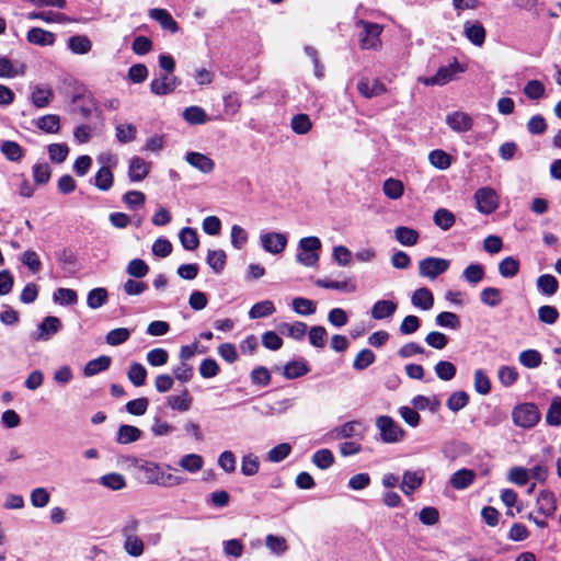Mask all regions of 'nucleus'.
I'll return each mask as SVG.
<instances>
[{
  "label": "nucleus",
  "instance_id": "f257e3e1",
  "mask_svg": "<svg viewBox=\"0 0 561 561\" xmlns=\"http://www.w3.org/2000/svg\"><path fill=\"white\" fill-rule=\"evenodd\" d=\"M135 467L144 473L146 482L150 484L163 488H173L184 484L187 481L185 477L168 472V470L175 469L167 463L137 459L135 461Z\"/></svg>",
  "mask_w": 561,
  "mask_h": 561
},
{
  "label": "nucleus",
  "instance_id": "f03ea898",
  "mask_svg": "<svg viewBox=\"0 0 561 561\" xmlns=\"http://www.w3.org/2000/svg\"><path fill=\"white\" fill-rule=\"evenodd\" d=\"M376 426L379 430L380 438L383 443L394 444L404 438V430L390 416H378Z\"/></svg>",
  "mask_w": 561,
  "mask_h": 561
},
{
  "label": "nucleus",
  "instance_id": "7ed1b4c3",
  "mask_svg": "<svg viewBox=\"0 0 561 561\" xmlns=\"http://www.w3.org/2000/svg\"><path fill=\"white\" fill-rule=\"evenodd\" d=\"M512 419L516 426L534 427L540 420V412L535 403H523L514 408Z\"/></svg>",
  "mask_w": 561,
  "mask_h": 561
},
{
  "label": "nucleus",
  "instance_id": "20e7f679",
  "mask_svg": "<svg viewBox=\"0 0 561 561\" xmlns=\"http://www.w3.org/2000/svg\"><path fill=\"white\" fill-rule=\"evenodd\" d=\"M466 71V67L459 64L457 59L447 66L440 67L432 77L420 79L425 85H445L455 79L457 73Z\"/></svg>",
  "mask_w": 561,
  "mask_h": 561
},
{
  "label": "nucleus",
  "instance_id": "39448f33",
  "mask_svg": "<svg viewBox=\"0 0 561 561\" xmlns=\"http://www.w3.org/2000/svg\"><path fill=\"white\" fill-rule=\"evenodd\" d=\"M357 25L363 26V31L359 34L360 47L363 49H378L381 46L380 34L382 26L364 20H359Z\"/></svg>",
  "mask_w": 561,
  "mask_h": 561
},
{
  "label": "nucleus",
  "instance_id": "423d86ee",
  "mask_svg": "<svg viewBox=\"0 0 561 561\" xmlns=\"http://www.w3.org/2000/svg\"><path fill=\"white\" fill-rule=\"evenodd\" d=\"M450 262L443 257L428 256L419 262V274L422 277L435 279L449 268Z\"/></svg>",
  "mask_w": 561,
  "mask_h": 561
},
{
  "label": "nucleus",
  "instance_id": "0eeeda50",
  "mask_svg": "<svg viewBox=\"0 0 561 561\" xmlns=\"http://www.w3.org/2000/svg\"><path fill=\"white\" fill-rule=\"evenodd\" d=\"M366 432V427L362 421L354 420L346 422L340 426L334 427L330 433L325 435L331 439L341 438H353L363 437Z\"/></svg>",
  "mask_w": 561,
  "mask_h": 561
},
{
  "label": "nucleus",
  "instance_id": "6e6552de",
  "mask_svg": "<svg viewBox=\"0 0 561 561\" xmlns=\"http://www.w3.org/2000/svg\"><path fill=\"white\" fill-rule=\"evenodd\" d=\"M477 208L484 215L492 214L499 206V197L494 190L490 187L479 188L474 194Z\"/></svg>",
  "mask_w": 561,
  "mask_h": 561
},
{
  "label": "nucleus",
  "instance_id": "1a4fd4ad",
  "mask_svg": "<svg viewBox=\"0 0 561 561\" xmlns=\"http://www.w3.org/2000/svg\"><path fill=\"white\" fill-rule=\"evenodd\" d=\"M287 236L280 232H263L260 236L261 247L268 253L279 254L287 245Z\"/></svg>",
  "mask_w": 561,
  "mask_h": 561
},
{
  "label": "nucleus",
  "instance_id": "9d476101",
  "mask_svg": "<svg viewBox=\"0 0 561 561\" xmlns=\"http://www.w3.org/2000/svg\"><path fill=\"white\" fill-rule=\"evenodd\" d=\"M61 329V321L55 316L45 317L32 334L35 341H48Z\"/></svg>",
  "mask_w": 561,
  "mask_h": 561
},
{
  "label": "nucleus",
  "instance_id": "9b49d317",
  "mask_svg": "<svg viewBox=\"0 0 561 561\" xmlns=\"http://www.w3.org/2000/svg\"><path fill=\"white\" fill-rule=\"evenodd\" d=\"M297 261L305 266L316 265V237L302 238L297 249Z\"/></svg>",
  "mask_w": 561,
  "mask_h": 561
},
{
  "label": "nucleus",
  "instance_id": "f8f14e48",
  "mask_svg": "<svg viewBox=\"0 0 561 561\" xmlns=\"http://www.w3.org/2000/svg\"><path fill=\"white\" fill-rule=\"evenodd\" d=\"M425 480V472L423 469L405 470L402 476V482L399 485L400 490L405 494H412L419 489Z\"/></svg>",
  "mask_w": 561,
  "mask_h": 561
},
{
  "label": "nucleus",
  "instance_id": "ddd939ff",
  "mask_svg": "<svg viewBox=\"0 0 561 561\" xmlns=\"http://www.w3.org/2000/svg\"><path fill=\"white\" fill-rule=\"evenodd\" d=\"M178 84L179 82L176 77L163 73L151 81L150 90L156 95H168L176 89Z\"/></svg>",
  "mask_w": 561,
  "mask_h": 561
},
{
  "label": "nucleus",
  "instance_id": "4468645a",
  "mask_svg": "<svg viewBox=\"0 0 561 561\" xmlns=\"http://www.w3.org/2000/svg\"><path fill=\"white\" fill-rule=\"evenodd\" d=\"M446 124L457 133H465L472 128L471 116L463 112H453L446 116Z\"/></svg>",
  "mask_w": 561,
  "mask_h": 561
},
{
  "label": "nucleus",
  "instance_id": "2eb2a0df",
  "mask_svg": "<svg viewBox=\"0 0 561 561\" xmlns=\"http://www.w3.org/2000/svg\"><path fill=\"white\" fill-rule=\"evenodd\" d=\"M476 477L473 470L463 468L450 476L449 483L456 490H465L474 482Z\"/></svg>",
  "mask_w": 561,
  "mask_h": 561
},
{
  "label": "nucleus",
  "instance_id": "dca6fc26",
  "mask_svg": "<svg viewBox=\"0 0 561 561\" xmlns=\"http://www.w3.org/2000/svg\"><path fill=\"white\" fill-rule=\"evenodd\" d=\"M149 16L157 21L163 30H167L171 33H176L179 31L178 22L165 9H151L149 11Z\"/></svg>",
  "mask_w": 561,
  "mask_h": 561
},
{
  "label": "nucleus",
  "instance_id": "f3484780",
  "mask_svg": "<svg viewBox=\"0 0 561 561\" xmlns=\"http://www.w3.org/2000/svg\"><path fill=\"white\" fill-rule=\"evenodd\" d=\"M26 39L30 44L37 46H51L55 43V35L49 31L41 27H32L26 34Z\"/></svg>",
  "mask_w": 561,
  "mask_h": 561
},
{
  "label": "nucleus",
  "instance_id": "a211bd4d",
  "mask_svg": "<svg viewBox=\"0 0 561 561\" xmlns=\"http://www.w3.org/2000/svg\"><path fill=\"white\" fill-rule=\"evenodd\" d=\"M49 178H20L15 186L23 197H31L38 186L46 185Z\"/></svg>",
  "mask_w": 561,
  "mask_h": 561
},
{
  "label": "nucleus",
  "instance_id": "6ab92c4d",
  "mask_svg": "<svg viewBox=\"0 0 561 561\" xmlns=\"http://www.w3.org/2000/svg\"><path fill=\"white\" fill-rule=\"evenodd\" d=\"M463 32L466 37L476 46H481L485 41V30L478 21H467L463 24Z\"/></svg>",
  "mask_w": 561,
  "mask_h": 561
},
{
  "label": "nucleus",
  "instance_id": "aec40b11",
  "mask_svg": "<svg viewBox=\"0 0 561 561\" xmlns=\"http://www.w3.org/2000/svg\"><path fill=\"white\" fill-rule=\"evenodd\" d=\"M411 302L415 308L430 310L434 306V296L426 287L417 288L412 294Z\"/></svg>",
  "mask_w": 561,
  "mask_h": 561
},
{
  "label": "nucleus",
  "instance_id": "412c9836",
  "mask_svg": "<svg viewBox=\"0 0 561 561\" xmlns=\"http://www.w3.org/2000/svg\"><path fill=\"white\" fill-rule=\"evenodd\" d=\"M185 160L202 173H209L214 169V161L199 152H187Z\"/></svg>",
  "mask_w": 561,
  "mask_h": 561
},
{
  "label": "nucleus",
  "instance_id": "4be33fe9",
  "mask_svg": "<svg viewBox=\"0 0 561 561\" xmlns=\"http://www.w3.org/2000/svg\"><path fill=\"white\" fill-rule=\"evenodd\" d=\"M112 358L107 355H101L98 358L89 360L84 368V377H92L110 368Z\"/></svg>",
  "mask_w": 561,
  "mask_h": 561
},
{
  "label": "nucleus",
  "instance_id": "5701e85b",
  "mask_svg": "<svg viewBox=\"0 0 561 561\" xmlns=\"http://www.w3.org/2000/svg\"><path fill=\"white\" fill-rule=\"evenodd\" d=\"M277 330L280 334L295 340H301L307 333V325L301 321L293 323L282 322L277 325Z\"/></svg>",
  "mask_w": 561,
  "mask_h": 561
},
{
  "label": "nucleus",
  "instance_id": "b1692460",
  "mask_svg": "<svg viewBox=\"0 0 561 561\" xmlns=\"http://www.w3.org/2000/svg\"><path fill=\"white\" fill-rule=\"evenodd\" d=\"M67 47L76 55H85L92 49V42L87 35H73L67 41Z\"/></svg>",
  "mask_w": 561,
  "mask_h": 561
},
{
  "label": "nucleus",
  "instance_id": "393cba45",
  "mask_svg": "<svg viewBox=\"0 0 561 561\" xmlns=\"http://www.w3.org/2000/svg\"><path fill=\"white\" fill-rule=\"evenodd\" d=\"M537 505L541 514L546 516L552 515L557 508L554 494L549 490H542L537 497Z\"/></svg>",
  "mask_w": 561,
  "mask_h": 561
},
{
  "label": "nucleus",
  "instance_id": "a878e982",
  "mask_svg": "<svg viewBox=\"0 0 561 561\" xmlns=\"http://www.w3.org/2000/svg\"><path fill=\"white\" fill-rule=\"evenodd\" d=\"M397 307V304L391 300H378L371 308V317L375 320L388 319L393 316Z\"/></svg>",
  "mask_w": 561,
  "mask_h": 561
},
{
  "label": "nucleus",
  "instance_id": "bb28decb",
  "mask_svg": "<svg viewBox=\"0 0 561 561\" xmlns=\"http://www.w3.org/2000/svg\"><path fill=\"white\" fill-rule=\"evenodd\" d=\"M24 64H14L7 57H0V78H14L25 73Z\"/></svg>",
  "mask_w": 561,
  "mask_h": 561
},
{
  "label": "nucleus",
  "instance_id": "cd10ccee",
  "mask_svg": "<svg viewBox=\"0 0 561 561\" xmlns=\"http://www.w3.org/2000/svg\"><path fill=\"white\" fill-rule=\"evenodd\" d=\"M142 432L133 425H121L116 433V440L119 444H130L140 439Z\"/></svg>",
  "mask_w": 561,
  "mask_h": 561
},
{
  "label": "nucleus",
  "instance_id": "c85d7f7f",
  "mask_svg": "<svg viewBox=\"0 0 561 561\" xmlns=\"http://www.w3.org/2000/svg\"><path fill=\"white\" fill-rule=\"evenodd\" d=\"M179 466L190 473H197L204 467V458L198 454H186L179 460Z\"/></svg>",
  "mask_w": 561,
  "mask_h": 561
},
{
  "label": "nucleus",
  "instance_id": "c756f323",
  "mask_svg": "<svg viewBox=\"0 0 561 561\" xmlns=\"http://www.w3.org/2000/svg\"><path fill=\"white\" fill-rule=\"evenodd\" d=\"M357 90L363 96L373 98L382 94L386 91V88L378 80H375L373 84H370L368 79L363 78L357 83Z\"/></svg>",
  "mask_w": 561,
  "mask_h": 561
},
{
  "label": "nucleus",
  "instance_id": "7c9ffc66",
  "mask_svg": "<svg viewBox=\"0 0 561 561\" xmlns=\"http://www.w3.org/2000/svg\"><path fill=\"white\" fill-rule=\"evenodd\" d=\"M53 98L54 93L51 89L43 85H37L32 92L31 100L34 106H36L37 108H44L51 102Z\"/></svg>",
  "mask_w": 561,
  "mask_h": 561
},
{
  "label": "nucleus",
  "instance_id": "2f4dec72",
  "mask_svg": "<svg viewBox=\"0 0 561 561\" xmlns=\"http://www.w3.org/2000/svg\"><path fill=\"white\" fill-rule=\"evenodd\" d=\"M227 255L224 250H209L206 262L215 274H220L226 266Z\"/></svg>",
  "mask_w": 561,
  "mask_h": 561
},
{
  "label": "nucleus",
  "instance_id": "473e14b6",
  "mask_svg": "<svg viewBox=\"0 0 561 561\" xmlns=\"http://www.w3.org/2000/svg\"><path fill=\"white\" fill-rule=\"evenodd\" d=\"M167 403L172 410L185 412L191 409L192 399L190 398L187 389H184L179 396H169Z\"/></svg>",
  "mask_w": 561,
  "mask_h": 561
},
{
  "label": "nucleus",
  "instance_id": "72a5a7b5",
  "mask_svg": "<svg viewBox=\"0 0 561 561\" xmlns=\"http://www.w3.org/2000/svg\"><path fill=\"white\" fill-rule=\"evenodd\" d=\"M546 422L550 426H561V397H553L546 413Z\"/></svg>",
  "mask_w": 561,
  "mask_h": 561
},
{
  "label": "nucleus",
  "instance_id": "f704fd0d",
  "mask_svg": "<svg viewBox=\"0 0 561 561\" xmlns=\"http://www.w3.org/2000/svg\"><path fill=\"white\" fill-rule=\"evenodd\" d=\"M108 293L104 287H96L88 293L87 305L91 309H99L107 302Z\"/></svg>",
  "mask_w": 561,
  "mask_h": 561
},
{
  "label": "nucleus",
  "instance_id": "c9c22d12",
  "mask_svg": "<svg viewBox=\"0 0 561 561\" xmlns=\"http://www.w3.org/2000/svg\"><path fill=\"white\" fill-rule=\"evenodd\" d=\"M36 126L45 133L56 134L60 128V117L56 114L41 116L36 122Z\"/></svg>",
  "mask_w": 561,
  "mask_h": 561
},
{
  "label": "nucleus",
  "instance_id": "e433bc0d",
  "mask_svg": "<svg viewBox=\"0 0 561 561\" xmlns=\"http://www.w3.org/2000/svg\"><path fill=\"white\" fill-rule=\"evenodd\" d=\"M53 300L60 306H72L78 301L77 291L70 288H57L53 294Z\"/></svg>",
  "mask_w": 561,
  "mask_h": 561
},
{
  "label": "nucleus",
  "instance_id": "4c0bfd02",
  "mask_svg": "<svg viewBox=\"0 0 561 561\" xmlns=\"http://www.w3.org/2000/svg\"><path fill=\"white\" fill-rule=\"evenodd\" d=\"M100 484L113 491L122 490L126 486L125 477L118 472H111L102 476Z\"/></svg>",
  "mask_w": 561,
  "mask_h": 561
},
{
  "label": "nucleus",
  "instance_id": "58836bf2",
  "mask_svg": "<svg viewBox=\"0 0 561 561\" xmlns=\"http://www.w3.org/2000/svg\"><path fill=\"white\" fill-rule=\"evenodd\" d=\"M396 239L399 243L405 247H411L416 244L419 240V232L409 227H398L394 230Z\"/></svg>",
  "mask_w": 561,
  "mask_h": 561
},
{
  "label": "nucleus",
  "instance_id": "ea45409f",
  "mask_svg": "<svg viewBox=\"0 0 561 561\" xmlns=\"http://www.w3.org/2000/svg\"><path fill=\"white\" fill-rule=\"evenodd\" d=\"M125 552L134 558L140 557L145 551V542L139 536H129L124 538Z\"/></svg>",
  "mask_w": 561,
  "mask_h": 561
},
{
  "label": "nucleus",
  "instance_id": "a19ab883",
  "mask_svg": "<svg viewBox=\"0 0 561 561\" xmlns=\"http://www.w3.org/2000/svg\"><path fill=\"white\" fill-rule=\"evenodd\" d=\"M519 363L526 368H537L541 365L542 356L537 350H525L518 355Z\"/></svg>",
  "mask_w": 561,
  "mask_h": 561
},
{
  "label": "nucleus",
  "instance_id": "79ce46f5",
  "mask_svg": "<svg viewBox=\"0 0 561 561\" xmlns=\"http://www.w3.org/2000/svg\"><path fill=\"white\" fill-rule=\"evenodd\" d=\"M127 377L135 387H141L146 382L147 369L140 363H131L127 371Z\"/></svg>",
  "mask_w": 561,
  "mask_h": 561
},
{
  "label": "nucleus",
  "instance_id": "37998d69",
  "mask_svg": "<svg viewBox=\"0 0 561 561\" xmlns=\"http://www.w3.org/2000/svg\"><path fill=\"white\" fill-rule=\"evenodd\" d=\"M433 220L442 230H449L456 221L455 215L446 209L439 208L434 213Z\"/></svg>",
  "mask_w": 561,
  "mask_h": 561
},
{
  "label": "nucleus",
  "instance_id": "c03bdc74",
  "mask_svg": "<svg viewBox=\"0 0 561 561\" xmlns=\"http://www.w3.org/2000/svg\"><path fill=\"white\" fill-rule=\"evenodd\" d=\"M183 118L192 125L205 124L209 119L204 108L199 106L186 107L183 111Z\"/></svg>",
  "mask_w": 561,
  "mask_h": 561
},
{
  "label": "nucleus",
  "instance_id": "a18cd8bd",
  "mask_svg": "<svg viewBox=\"0 0 561 561\" xmlns=\"http://www.w3.org/2000/svg\"><path fill=\"white\" fill-rule=\"evenodd\" d=\"M275 312V306L271 300H263L252 306L249 311L250 319L265 318Z\"/></svg>",
  "mask_w": 561,
  "mask_h": 561
},
{
  "label": "nucleus",
  "instance_id": "49530a36",
  "mask_svg": "<svg viewBox=\"0 0 561 561\" xmlns=\"http://www.w3.org/2000/svg\"><path fill=\"white\" fill-rule=\"evenodd\" d=\"M558 286L557 278L551 274H543L537 278V287L543 295H554L558 290Z\"/></svg>",
  "mask_w": 561,
  "mask_h": 561
},
{
  "label": "nucleus",
  "instance_id": "de8ad7c7",
  "mask_svg": "<svg viewBox=\"0 0 561 561\" xmlns=\"http://www.w3.org/2000/svg\"><path fill=\"white\" fill-rule=\"evenodd\" d=\"M382 190L387 197L398 199L402 196L404 186L400 180L388 178L383 183Z\"/></svg>",
  "mask_w": 561,
  "mask_h": 561
},
{
  "label": "nucleus",
  "instance_id": "09e8293b",
  "mask_svg": "<svg viewBox=\"0 0 561 561\" xmlns=\"http://www.w3.org/2000/svg\"><path fill=\"white\" fill-rule=\"evenodd\" d=\"M179 238L183 248L187 251H193L198 247V237L196 230L193 228L185 227L180 233Z\"/></svg>",
  "mask_w": 561,
  "mask_h": 561
},
{
  "label": "nucleus",
  "instance_id": "8fccbe9b",
  "mask_svg": "<svg viewBox=\"0 0 561 561\" xmlns=\"http://www.w3.org/2000/svg\"><path fill=\"white\" fill-rule=\"evenodd\" d=\"M519 271V262L513 256L503 259L499 264V273L505 278H512Z\"/></svg>",
  "mask_w": 561,
  "mask_h": 561
},
{
  "label": "nucleus",
  "instance_id": "3c124183",
  "mask_svg": "<svg viewBox=\"0 0 561 561\" xmlns=\"http://www.w3.org/2000/svg\"><path fill=\"white\" fill-rule=\"evenodd\" d=\"M469 402V396L466 391L453 392L446 401L447 408L453 412L462 410Z\"/></svg>",
  "mask_w": 561,
  "mask_h": 561
},
{
  "label": "nucleus",
  "instance_id": "603ef678",
  "mask_svg": "<svg viewBox=\"0 0 561 561\" xmlns=\"http://www.w3.org/2000/svg\"><path fill=\"white\" fill-rule=\"evenodd\" d=\"M530 479L528 469L524 467H512L507 473V480L518 486L526 485Z\"/></svg>",
  "mask_w": 561,
  "mask_h": 561
},
{
  "label": "nucleus",
  "instance_id": "864d4df0",
  "mask_svg": "<svg viewBox=\"0 0 561 561\" xmlns=\"http://www.w3.org/2000/svg\"><path fill=\"white\" fill-rule=\"evenodd\" d=\"M436 376L444 381H449L456 376V366L448 360H439L434 367Z\"/></svg>",
  "mask_w": 561,
  "mask_h": 561
},
{
  "label": "nucleus",
  "instance_id": "5fc2aeb1",
  "mask_svg": "<svg viewBox=\"0 0 561 561\" xmlns=\"http://www.w3.org/2000/svg\"><path fill=\"white\" fill-rule=\"evenodd\" d=\"M126 273L131 277L142 278L149 273V266L141 259H133L126 266Z\"/></svg>",
  "mask_w": 561,
  "mask_h": 561
},
{
  "label": "nucleus",
  "instance_id": "6e6d98bb",
  "mask_svg": "<svg viewBox=\"0 0 561 561\" xmlns=\"http://www.w3.org/2000/svg\"><path fill=\"white\" fill-rule=\"evenodd\" d=\"M435 322L438 327L458 330L460 328L459 317L449 311H443L436 316Z\"/></svg>",
  "mask_w": 561,
  "mask_h": 561
},
{
  "label": "nucleus",
  "instance_id": "4d7b16f0",
  "mask_svg": "<svg viewBox=\"0 0 561 561\" xmlns=\"http://www.w3.org/2000/svg\"><path fill=\"white\" fill-rule=\"evenodd\" d=\"M462 276L469 284L476 285L483 279L484 268L481 264L472 263L465 268Z\"/></svg>",
  "mask_w": 561,
  "mask_h": 561
},
{
  "label": "nucleus",
  "instance_id": "13d9d810",
  "mask_svg": "<svg viewBox=\"0 0 561 561\" xmlns=\"http://www.w3.org/2000/svg\"><path fill=\"white\" fill-rule=\"evenodd\" d=\"M130 330L127 328H117L114 330H111L106 336L105 341L108 345L112 346H118L123 343H125L129 336H130Z\"/></svg>",
  "mask_w": 561,
  "mask_h": 561
},
{
  "label": "nucleus",
  "instance_id": "bf43d9fd",
  "mask_svg": "<svg viewBox=\"0 0 561 561\" xmlns=\"http://www.w3.org/2000/svg\"><path fill=\"white\" fill-rule=\"evenodd\" d=\"M474 390L482 396L490 393L491 382L486 374L482 369H477L473 375Z\"/></svg>",
  "mask_w": 561,
  "mask_h": 561
},
{
  "label": "nucleus",
  "instance_id": "052dcab7",
  "mask_svg": "<svg viewBox=\"0 0 561 561\" xmlns=\"http://www.w3.org/2000/svg\"><path fill=\"white\" fill-rule=\"evenodd\" d=\"M290 127L296 134L304 135L311 129L312 123L307 114H297L291 118Z\"/></svg>",
  "mask_w": 561,
  "mask_h": 561
},
{
  "label": "nucleus",
  "instance_id": "680f3d73",
  "mask_svg": "<svg viewBox=\"0 0 561 561\" xmlns=\"http://www.w3.org/2000/svg\"><path fill=\"white\" fill-rule=\"evenodd\" d=\"M308 371L307 366L304 362L293 360L285 365L284 376L287 379H295L304 376Z\"/></svg>",
  "mask_w": 561,
  "mask_h": 561
},
{
  "label": "nucleus",
  "instance_id": "e2e57ef3",
  "mask_svg": "<svg viewBox=\"0 0 561 561\" xmlns=\"http://www.w3.org/2000/svg\"><path fill=\"white\" fill-rule=\"evenodd\" d=\"M291 446L287 443L278 444L273 447L266 455V459L271 462H280L289 456Z\"/></svg>",
  "mask_w": 561,
  "mask_h": 561
},
{
  "label": "nucleus",
  "instance_id": "0e129e2a",
  "mask_svg": "<svg viewBox=\"0 0 561 561\" xmlns=\"http://www.w3.org/2000/svg\"><path fill=\"white\" fill-rule=\"evenodd\" d=\"M375 354L369 348L362 350L355 357L353 367L356 370H364L375 362Z\"/></svg>",
  "mask_w": 561,
  "mask_h": 561
},
{
  "label": "nucleus",
  "instance_id": "69168bd1",
  "mask_svg": "<svg viewBox=\"0 0 561 561\" xmlns=\"http://www.w3.org/2000/svg\"><path fill=\"white\" fill-rule=\"evenodd\" d=\"M545 85L539 80H530L524 87V94L530 100H539L545 95Z\"/></svg>",
  "mask_w": 561,
  "mask_h": 561
},
{
  "label": "nucleus",
  "instance_id": "338daca9",
  "mask_svg": "<svg viewBox=\"0 0 561 561\" xmlns=\"http://www.w3.org/2000/svg\"><path fill=\"white\" fill-rule=\"evenodd\" d=\"M265 546L275 554H283L287 550L286 539L280 536L267 535Z\"/></svg>",
  "mask_w": 561,
  "mask_h": 561
},
{
  "label": "nucleus",
  "instance_id": "774afa93",
  "mask_svg": "<svg viewBox=\"0 0 561 561\" xmlns=\"http://www.w3.org/2000/svg\"><path fill=\"white\" fill-rule=\"evenodd\" d=\"M482 304L489 307H496L501 304V290L495 287H486L480 294Z\"/></svg>",
  "mask_w": 561,
  "mask_h": 561
}]
</instances>
